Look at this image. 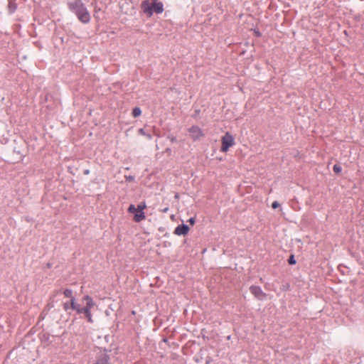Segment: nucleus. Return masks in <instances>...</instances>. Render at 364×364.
I'll use <instances>...</instances> for the list:
<instances>
[{
    "instance_id": "f257e3e1",
    "label": "nucleus",
    "mask_w": 364,
    "mask_h": 364,
    "mask_svg": "<svg viewBox=\"0 0 364 364\" xmlns=\"http://www.w3.org/2000/svg\"><path fill=\"white\" fill-rule=\"evenodd\" d=\"M83 300L86 301L85 307L81 308L79 304L75 302V298L70 300V309L75 310L77 314H84L87 321L92 323L91 309L94 307L95 303L92 299L87 295L83 297Z\"/></svg>"
},
{
    "instance_id": "f03ea898",
    "label": "nucleus",
    "mask_w": 364,
    "mask_h": 364,
    "mask_svg": "<svg viewBox=\"0 0 364 364\" xmlns=\"http://www.w3.org/2000/svg\"><path fill=\"white\" fill-rule=\"evenodd\" d=\"M69 9L73 11L78 20L82 23H87L90 21V14L81 0H76L68 4Z\"/></svg>"
},
{
    "instance_id": "7ed1b4c3",
    "label": "nucleus",
    "mask_w": 364,
    "mask_h": 364,
    "mask_svg": "<svg viewBox=\"0 0 364 364\" xmlns=\"http://www.w3.org/2000/svg\"><path fill=\"white\" fill-rule=\"evenodd\" d=\"M141 9L144 14L151 17L154 13L161 14L164 11V4L159 0H144L141 4Z\"/></svg>"
},
{
    "instance_id": "20e7f679",
    "label": "nucleus",
    "mask_w": 364,
    "mask_h": 364,
    "mask_svg": "<svg viewBox=\"0 0 364 364\" xmlns=\"http://www.w3.org/2000/svg\"><path fill=\"white\" fill-rule=\"evenodd\" d=\"M235 144V139L230 132H226L221 137V147L220 151L226 153L229 151L230 148Z\"/></svg>"
},
{
    "instance_id": "39448f33",
    "label": "nucleus",
    "mask_w": 364,
    "mask_h": 364,
    "mask_svg": "<svg viewBox=\"0 0 364 364\" xmlns=\"http://www.w3.org/2000/svg\"><path fill=\"white\" fill-rule=\"evenodd\" d=\"M110 357L105 350H100L96 355L93 364H110Z\"/></svg>"
},
{
    "instance_id": "423d86ee",
    "label": "nucleus",
    "mask_w": 364,
    "mask_h": 364,
    "mask_svg": "<svg viewBox=\"0 0 364 364\" xmlns=\"http://www.w3.org/2000/svg\"><path fill=\"white\" fill-rule=\"evenodd\" d=\"M188 132L193 141L198 140L205 136L202 129L198 126H192L188 129Z\"/></svg>"
},
{
    "instance_id": "0eeeda50",
    "label": "nucleus",
    "mask_w": 364,
    "mask_h": 364,
    "mask_svg": "<svg viewBox=\"0 0 364 364\" xmlns=\"http://www.w3.org/2000/svg\"><path fill=\"white\" fill-rule=\"evenodd\" d=\"M250 292L258 299L262 300L266 298L267 294L258 286H251Z\"/></svg>"
},
{
    "instance_id": "6e6552de",
    "label": "nucleus",
    "mask_w": 364,
    "mask_h": 364,
    "mask_svg": "<svg viewBox=\"0 0 364 364\" xmlns=\"http://www.w3.org/2000/svg\"><path fill=\"white\" fill-rule=\"evenodd\" d=\"M146 208V203L145 201H142L140 203L138 204V205L136 207L134 205L131 204L127 211L129 213H135V210H139V212L144 211Z\"/></svg>"
},
{
    "instance_id": "1a4fd4ad",
    "label": "nucleus",
    "mask_w": 364,
    "mask_h": 364,
    "mask_svg": "<svg viewBox=\"0 0 364 364\" xmlns=\"http://www.w3.org/2000/svg\"><path fill=\"white\" fill-rule=\"evenodd\" d=\"M189 231V228L186 225H178L174 230V234L177 235H186L188 234Z\"/></svg>"
},
{
    "instance_id": "9d476101",
    "label": "nucleus",
    "mask_w": 364,
    "mask_h": 364,
    "mask_svg": "<svg viewBox=\"0 0 364 364\" xmlns=\"http://www.w3.org/2000/svg\"><path fill=\"white\" fill-rule=\"evenodd\" d=\"M133 214L134 215L133 220L136 223H139L146 218V215L144 211L139 212V210H135V213Z\"/></svg>"
},
{
    "instance_id": "9b49d317",
    "label": "nucleus",
    "mask_w": 364,
    "mask_h": 364,
    "mask_svg": "<svg viewBox=\"0 0 364 364\" xmlns=\"http://www.w3.org/2000/svg\"><path fill=\"white\" fill-rule=\"evenodd\" d=\"M8 9H9V13H11V14L16 11V4L14 1L9 0Z\"/></svg>"
},
{
    "instance_id": "f8f14e48",
    "label": "nucleus",
    "mask_w": 364,
    "mask_h": 364,
    "mask_svg": "<svg viewBox=\"0 0 364 364\" xmlns=\"http://www.w3.org/2000/svg\"><path fill=\"white\" fill-rule=\"evenodd\" d=\"M141 114V109L139 107H136L133 109L132 116L134 117H139Z\"/></svg>"
},
{
    "instance_id": "ddd939ff",
    "label": "nucleus",
    "mask_w": 364,
    "mask_h": 364,
    "mask_svg": "<svg viewBox=\"0 0 364 364\" xmlns=\"http://www.w3.org/2000/svg\"><path fill=\"white\" fill-rule=\"evenodd\" d=\"M63 294L65 297L70 298V300L72 299V298H74L73 296V291L71 289H65L63 291Z\"/></svg>"
},
{
    "instance_id": "4468645a",
    "label": "nucleus",
    "mask_w": 364,
    "mask_h": 364,
    "mask_svg": "<svg viewBox=\"0 0 364 364\" xmlns=\"http://www.w3.org/2000/svg\"><path fill=\"white\" fill-rule=\"evenodd\" d=\"M333 171L336 173H339L341 172L342 171V168L340 165L338 164H335L333 167Z\"/></svg>"
},
{
    "instance_id": "2eb2a0df",
    "label": "nucleus",
    "mask_w": 364,
    "mask_h": 364,
    "mask_svg": "<svg viewBox=\"0 0 364 364\" xmlns=\"http://www.w3.org/2000/svg\"><path fill=\"white\" fill-rule=\"evenodd\" d=\"M139 134L143 136H146L148 139H151V136L149 134H146L144 129H139L138 131Z\"/></svg>"
},
{
    "instance_id": "dca6fc26",
    "label": "nucleus",
    "mask_w": 364,
    "mask_h": 364,
    "mask_svg": "<svg viewBox=\"0 0 364 364\" xmlns=\"http://www.w3.org/2000/svg\"><path fill=\"white\" fill-rule=\"evenodd\" d=\"M288 262L290 264H296V260L294 259V255H291L289 258V260H288Z\"/></svg>"
},
{
    "instance_id": "f3484780",
    "label": "nucleus",
    "mask_w": 364,
    "mask_h": 364,
    "mask_svg": "<svg viewBox=\"0 0 364 364\" xmlns=\"http://www.w3.org/2000/svg\"><path fill=\"white\" fill-rule=\"evenodd\" d=\"M63 308L65 311H68L69 309H70V301L64 303Z\"/></svg>"
},
{
    "instance_id": "a211bd4d",
    "label": "nucleus",
    "mask_w": 364,
    "mask_h": 364,
    "mask_svg": "<svg viewBox=\"0 0 364 364\" xmlns=\"http://www.w3.org/2000/svg\"><path fill=\"white\" fill-rule=\"evenodd\" d=\"M279 205H279V203L277 201H274V202L272 203V208H274V209H276V208H279Z\"/></svg>"
},
{
    "instance_id": "6ab92c4d",
    "label": "nucleus",
    "mask_w": 364,
    "mask_h": 364,
    "mask_svg": "<svg viewBox=\"0 0 364 364\" xmlns=\"http://www.w3.org/2000/svg\"><path fill=\"white\" fill-rule=\"evenodd\" d=\"M188 222L191 225H193L196 223L195 218H191Z\"/></svg>"
},
{
    "instance_id": "aec40b11",
    "label": "nucleus",
    "mask_w": 364,
    "mask_h": 364,
    "mask_svg": "<svg viewBox=\"0 0 364 364\" xmlns=\"http://www.w3.org/2000/svg\"><path fill=\"white\" fill-rule=\"evenodd\" d=\"M289 287H290V285L289 284H286V285H284L282 287V290L284 291H287V290H289Z\"/></svg>"
},
{
    "instance_id": "412c9836",
    "label": "nucleus",
    "mask_w": 364,
    "mask_h": 364,
    "mask_svg": "<svg viewBox=\"0 0 364 364\" xmlns=\"http://www.w3.org/2000/svg\"><path fill=\"white\" fill-rule=\"evenodd\" d=\"M88 173H89V170H86V171H85V174H88Z\"/></svg>"
},
{
    "instance_id": "4be33fe9",
    "label": "nucleus",
    "mask_w": 364,
    "mask_h": 364,
    "mask_svg": "<svg viewBox=\"0 0 364 364\" xmlns=\"http://www.w3.org/2000/svg\"><path fill=\"white\" fill-rule=\"evenodd\" d=\"M132 314H135V311H132Z\"/></svg>"
}]
</instances>
